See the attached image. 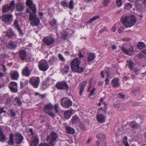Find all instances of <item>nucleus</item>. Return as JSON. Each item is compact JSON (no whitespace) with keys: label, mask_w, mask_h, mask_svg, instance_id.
<instances>
[{"label":"nucleus","mask_w":146,"mask_h":146,"mask_svg":"<svg viewBox=\"0 0 146 146\" xmlns=\"http://www.w3.org/2000/svg\"><path fill=\"white\" fill-rule=\"evenodd\" d=\"M121 20L123 25L127 28L131 27L135 25L136 22L135 18L131 16H123Z\"/></svg>","instance_id":"1"},{"label":"nucleus","mask_w":146,"mask_h":146,"mask_svg":"<svg viewBox=\"0 0 146 146\" xmlns=\"http://www.w3.org/2000/svg\"><path fill=\"white\" fill-rule=\"evenodd\" d=\"M80 61L77 58L74 59L71 63V68L72 71L78 73L82 72L83 68L79 66Z\"/></svg>","instance_id":"2"},{"label":"nucleus","mask_w":146,"mask_h":146,"mask_svg":"<svg viewBox=\"0 0 146 146\" xmlns=\"http://www.w3.org/2000/svg\"><path fill=\"white\" fill-rule=\"evenodd\" d=\"M57 135L55 133H52L46 139L47 143H41L38 146H54V142L56 140Z\"/></svg>","instance_id":"3"},{"label":"nucleus","mask_w":146,"mask_h":146,"mask_svg":"<svg viewBox=\"0 0 146 146\" xmlns=\"http://www.w3.org/2000/svg\"><path fill=\"white\" fill-rule=\"evenodd\" d=\"M36 13L33 12L31 13L29 15V20L31 21L30 24L33 26H37L40 23V19L36 17Z\"/></svg>","instance_id":"4"},{"label":"nucleus","mask_w":146,"mask_h":146,"mask_svg":"<svg viewBox=\"0 0 146 146\" xmlns=\"http://www.w3.org/2000/svg\"><path fill=\"white\" fill-rule=\"evenodd\" d=\"M61 105L64 108H69L72 105V102L67 98H62L61 101Z\"/></svg>","instance_id":"5"},{"label":"nucleus","mask_w":146,"mask_h":146,"mask_svg":"<svg viewBox=\"0 0 146 146\" xmlns=\"http://www.w3.org/2000/svg\"><path fill=\"white\" fill-rule=\"evenodd\" d=\"M56 87L59 90H68L69 88L67 82L65 81L58 82L56 85Z\"/></svg>","instance_id":"6"},{"label":"nucleus","mask_w":146,"mask_h":146,"mask_svg":"<svg viewBox=\"0 0 146 146\" xmlns=\"http://www.w3.org/2000/svg\"><path fill=\"white\" fill-rule=\"evenodd\" d=\"M96 137L98 139V141L97 142L98 146H100L99 144L100 143V142L102 143L101 145H102L105 146L106 144L104 141L106 139V136L103 133H100L96 135Z\"/></svg>","instance_id":"7"},{"label":"nucleus","mask_w":146,"mask_h":146,"mask_svg":"<svg viewBox=\"0 0 146 146\" xmlns=\"http://www.w3.org/2000/svg\"><path fill=\"white\" fill-rule=\"evenodd\" d=\"M29 82L34 88H36L38 87L40 82V78L39 77H32L30 78Z\"/></svg>","instance_id":"8"},{"label":"nucleus","mask_w":146,"mask_h":146,"mask_svg":"<svg viewBox=\"0 0 146 146\" xmlns=\"http://www.w3.org/2000/svg\"><path fill=\"white\" fill-rule=\"evenodd\" d=\"M38 66L40 70L43 72L46 71L49 68L46 62L43 60H41L39 62Z\"/></svg>","instance_id":"9"},{"label":"nucleus","mask_w":146,"mask_h":146,"mask_svg":"<svg viewBox=\"0 0 146 146\" xmlns=\"http://www.w3.org/2000/svg\"><path fill=\"white\" fill-rule=\"evenodd\" d=\"M140 122L136 123L135 121H131L127 123V125L131 128H138L141 127V124L143 123V121L139 119Z\"/></svg>","instance_id":"10"},{"label":"nucleus","mask_w":146,"mask_h":146,"mask_svg":"<svg viewBox=\"0 0 146 146\" xmlns=\"http://www.w3.org/2000/svg\"><path fill=\"white\" fill-rule=\"evenodd\" d=\"M42 41L45 44L48 46L52 44L54 42V40L51 37L47 36L43 38Z\"/></svg>","instance_id":"11"},{"label":"nucleus","mask_w":146,"mask_h":146,"mask_svg":"<svg viewBox=\"0 0 146 146\" xmlns=\"http://www.w3.org/2000/svg\"><path fill=\"white\" fill-rule=\"evenodd\" d=\"M26 5L29 7V8L35 13H36V9L35 5L33 3V1L31 0H27L26 1Z\"/></svg>","instance_id":"12"},{"label":"nucleus","mask_w":146,"mask_h":146,"mask_svg":"<svg viewBox=\"0 0 146 146\" xmlns=\"http://www.w3.org/2000/svg\"><path fill=\"white\" fill-rule=\"evenodd\" d=\"M121 49L124 53L129 56H131L134 53L133 48L132 47H130L128 49H127L123 47H122Z\"/></svg>","instance_id":"13"},{"label":"nucleus","mask_w":146,"mask_h":146,"mask_svg":"<svg viewBox=\"0 0 146 146\" xmlns=\"http://www.w3.org/2000/svg\"><path fill=\"white\" fill-rule=\"evenodd\" d=\"M12 17L11 14L3 15L2 16V20L4 22H9L12 18Z\"/></svg>","instance_id":"14"},{"label":"nucleus","mask_w":146,"mask_h":146,"mask_svg":"<svg viewBox=\"0 0 146 146\" xmlns=\"http://www.w3.org/2000/svg\"><path fill=\"white\" fill-rule=\"evenodd\" d=\"M53 108V106L51 103L45 105L44 109V111L45 113H48Z\"/></svg>","instance_id":"15"},{"label":"nucleus","mask_w":146,"mask_h":146,"mask_svg":"<svg viewBox=\"0 0 146 146\" xmlns=\"http://www.w3.org/2000/svg\"><path fill=\"white\" fill-rule=\"evenodd\" d=\"M24 4L23 3H18L16 7V11H22L24 10Z\"/></svg>","instance_id":"16"},{"label":"nucleus","mask_w":146,"mask_h":146,"mask_svg":"<svg viewBox=\"0 0 146 146\" xmlns=\"http://www.w3.org/2000/svg\"><path fill=\"white\" fill-rule=\"evenodd\" d=\"M15 137V141L17 144L21 143L23 139L22 135L18 133L16 134Z\"/></svg>","instance_id":"17"},{"label":"nucleus","mask_w":146,"mask_h":146,"mask_svg":"<svg viewBox=\"0 0 146 146\" xmlns=\"http://www.w3.org/2000/svg\"><path fill=\"white\" fill-rule=\"evenodd\" d=\"M39 142V139L37 135L34 136L32 139V142L31 143V146H36Z\"/></svg>","instance_id":"18"},{"label":"nucleus","mask_w":146,"mask_h":146,"mask_svg":"<svg viewBox=\"0 0 146 146\" xmlns=\"http://www.w3.org/2000/svg\"><path fill=\"white\" fill-rule=\"evenodd\" d=\"M87 83V81H85L79 84L80 95H82L83 92L84 91L85 86L86 85Z\"/></svg>","instance_id":"19"},{"label":"nucleus","mask_w":146,"mask_h":146,"mask_svg":"<svg viewBox=\"0 0 146 146\" xmlns=\"http://www.w3.org/2000/svg\"><path fill=\"white\" fill-rule=\"evenodd\" d=\"M119 79L117 78H114L112 81L113 83L112 87L114 88H118L120 86Z\"/></svg>","instance_id":"20"},{"label":"nucleus","mask_w":146,"mask_h":146,"mask_svg":"<svg viewBox=\"0 0 146 146\" xmlns=\"http://www.w3.org/2000/svg\"><path fill=\"white\" fill-rule=\"evenodd\" d=\"M30 73V71L27 66H26L22 70V74L23 75L26 76H29Z\"/></svg>","instance_id":"21"},{"label":"nucleus","mask_w":146,"mask_h":146,"mask_svg":"<svg viewBox=\"0 0 146 146\" xmlns=\"http://www.w3.org/2000/svg\"><path fill=\"white\" fill-rule=\"evenodd\" d=\"M17 46L11 40L6 46L9 49H15Z\"/></svg>","instance_id":"22"},{"label":"nucleus","mask_w":146,"mask_h":146,"mask_svg":"<svg viewBox=\"0 0 146 146\" xmlns=\"http://www.w3.org/2000/svg\"><path fill=\"white\" fill-rule=\"evenodd\" d=\"M19 54L21 60H25L26 58V52L24 50H21L19 51Z\"/></svg>","instance_id":"23"},{"label":"nucleus","mask_w":146,"mask_h":146,"mask_svg":"<svg viewBox=\"0 0 146 146\" xmlns=\"http://www.w3.org/2000/svg\"><path fill=\"white\" fill-rule=\"evenodd\" d=\"M14 24L15 25V28L18 31L19 33L22 35H23V33L21 30L18 24V21L17 20H15L14 21Z\"/></svg>","instance_id":"24"},{"label":"nucleus","mask_w":146,"mask_h":146,"mask_svg":"<svg viewBox=\"0 0 146 146\" xmlns=\"http://www.w3.org/2000/svg\"><path fill=\"white\" fill-rule=\"evenodd\" d=\"M6 34L9 38H11L15 36V33L12 32L11 29H9L6 32Z\"/></svg>","instance_id":"25"},{"label":"nucleus","mask_w":146,"mask_h":146,"mask_svg":"<svg viewBox=\"0 0 146 146\" xmlns=\"http://www.w3.org/2000/svg\"><path fill=\"white\" fill-rule=\"evenodd\" d=\"M97 119L99 122L102 123L104 121L105 118L103 115L100 114L97 115Z\"/></svg>","instance_id":"26"},{"label":"nucleus","mask_w":146,"mask_h":146,"mask_svg":"<svg viewBox=\"0 0 146 146\" xmlns=\"http://www.w3.org/2000/svg\"><path fill=\"white\" fill-rule=\"evenodd\" d=\"M7 139V138L3 133L1 128H0V141L3 142Z\"/></svg>","instance_id":"27"},{"label":"nucleus","mask_w":146,"mask_h":146,"mask_svg":"<svg viewBox=\"0 0 146 146\" xmlns=\"http://www.w3.org/2000/svg\"><path fill=\"white\" fill-rule=\"evenodd\" d=\"M72 113V111L71 110H67L64 113V115L65 118L68 119L69 118Z\"/></svg>","instance_id":"28"},{"label":"nucleus","mask_w":146,"mask_h":146,"mask_svg":"<svg viewBox=\"0 0 146 146\" xmlns=\"http://www.w3.org/2000/svg\"><path fill=\"white\" fill-rule=\"evenodd\" d=\"M11 9L9 6V4L4 5L3 7L2 11L4 13H6L10 10Z\"/></svg>","instance_id":"29"},{"label":"nucleus","mask_w":146,"mask_h":146,"mask_svg":"<svg viewBox=\"0 0 146 146\" xmlns=\"http://www.w3.org/2000/svg\"><path fill=\"white\" fill-rule=\"evenodd\" d=\"M79 119L78 117L76 115H74L72 118V122L73 124H76L79 122Z\"/></svg>","instance_id":"30"},{"label":"nucleus","mask_w":146,"mask_h":146,"mask_svg":"<svg viewBox=\"0 0 146 146\" xmlns=\"http://www.w3.org/2000/svg\"><path fill=\"white\" fill-rule=\"evenodd\" d=\"M95 54L93 53H90L89 54L88 57L87 58V59L88 61H92L94 60L95 58Z\"/></svg>","instance_id":"31"},{"label":"nucleus","mask_w":146,"mask_h":146,"mask_svg":"<svg viewBox=\"0 0 146 146\" xmlns=\"http://www.w3.org/2000/svg\"><path fill=\"white\" fill-rule=\"evenodd\" d=\"M127 65L129 66V69L132 70L133 69V68L134 66L133 62L131 61V60H127Z\"/></svg>","instance_id":"32"},{"label":"nucleus","mask_w":146,"mask_h":146,"mask_svg":"<svg viewBox=\"0 0 146 146\" xmlns=\"http://www.w3.org/2000/svg\"><path fill=\"white\" fill-rule=\"evenodd\" d=\"M61 39L62 40H64L66 39V37L67 35L65 31H62L61 32Z\"/></svg>","instance_id":"33"},{"label":"nucleus","mask_w":146,"mask_h":146,"mask_svg":"<svg viewBox=\"0 0 146 146\" xmlns=\"http://www.w3.org/2000/svg\"><path fill=\"white\" fill-rule=\"evenodd\" d=\"M19 76L18 74L16 72H14L11 75V78L12 80H17Z\"/></svg>","instance_id":"34"},{"label":"nucleus","mask_w":146,"mask_h":146,"mask_svg":"<svg viewBox=\"0 0 146 146\" xmlns=\"http://www.w3.org/2000/svg\"><path fill=\"white\" fill-rule=\"evenodd\" d=\"M99 18V16H95L93 17L91 19L88 21L87 22V23H92L93 21L96 20L98 18Z\"/></svg>","instance_id":"35"},{"label":"nucleus","mask_w":146,"mask_h":146,"mask_svg":"<svg viewBox=\"0 0 146 146\" xmlns=\"http://www.w3.org/2000/svg\"><path fill=\"white\" fill-rule=\"evenodd\" d=\"M138 48L139 49H142L145 47L144 43L142 42H139L137 45Z\"/></svg>","instance_id":"36"},{"label":"nucleus","mask_w":146,"mask_h":146,"mask_svg":"<svg viewBox=\"0 0 146 146\" xmlns=\"http://www.w3.org/2000/svg\"><path fill=\"white\" fill-rule=\"evenodd\" d=\"M134 72L137 75L140 74H144L143 72H141L140 69H138L137 68H135L133 69Z\"/></svg>","instance_id":"37"},{"label":"nucleus","mask_w":146,"mask_h":146,"mask_svg":"<svg viewBox=\"0 0 146 146\" xmlns=\"http://www.w3.org/2000/svg\"><path fill=\"white\" fill-rule=\"evenodd\" d=\"M66 131L68 133L70 134H74L75 131L73 128H66Z\"/></svg>","instance_id":"38"},{"label":"nucleus","mask_w":146,"mask_h":146,"mask_svg":"<svg viewBox=\"0 0 146 146\" xmlns=\"http://www.w3.org/2000/svg\"><path fill=\"white\" fill-rule=\"evenodd\" d=\"M14 135L12 134H11L10 136V138L8 141V143L10 145H12L14 143V142L13 140Z\"/></svg>","instance_id":"39"},{"label":"nucleus","mask_w":146,"mask_h":146,"mask_svg":"<svg viewBox=\"0 0 146 146\" xmlns=\"http://www.w3.org/2000/svg\"><path fill=\"white\" fill-rule=\"evenodd\" d=\"M9 88L13 92L16 93L18 91V90L16 87L14 88L13 86H9Z\"/></svg>","instance_id":"40"},{"label":"nucleus","mask_w":146,"mask_h":146,"mask_svg":"<svg viewBox=\"0 0 146 146\" xmlns=\"http://www.w3.org/2000/svg\"><path fill=\"white\" fill-rule=\"evenodd\" d=\"M9 8L12 9L15 7V3L13 1H12L10 3V5H9Z\"/></svg>","instance_id":"41"},{"label":"nucleus","mask_w":146,"mask_h":146,"mask_svg":"<svg viewBox=\"0 0 146 146\" xmlns=\"http://www.w3.org/2000/svg\"><path fill=\"white\" fill-rule=\"evenodd\" d=\"M74 2L73 0H71L69 2V7L70 9H72L74 8Z\"/></svg>","instance_id":"42"},{"label":"nucleus","mask_w":146,"mask_h":146,"mask_svg":"<svg viewBox=\"0 0 146 146\" xmlns=\"http://www.w3.org/2000/svg\"><path fill=\"white\" fill-rule=\"evenodd\" d=\"M140 92V89L139 88H135L133 89L131 91V92L133 94L135 93H139Z\"/></svg>","instance_id":"43"},{"label":"nucleus","mask_w":146,"mask_h":146,"mask_svg":"<svg viewBox=\"0 0 146 146\" xmlns=\"http://www.w3.org/2000/svg\"><path fill=\"white\" fill-rule=\"evenodd\" d=\"M49 23L52 26L56 25V21L54 19L52 21H50Z\"/></svg>","instance_id":"44"},{"label":"nucleus","mask_w":146,"mask_h":146,"mask_svg":"<svg viewBox=\"0 0 146 146\" xmlns=\"http://www.w3.org/2000/svg\"><path fill=\"white\" fill-rule=\"evenodd\" d=\"M14 100L17 101V102L19 105H20L22 104V103L19 97H17L15 98Z\"/></svg>","instance_id":"45"},{"label":"nucleus","mask_w":146,"mask_h":146,"mask_svg":"<svg viewBox=\"0 0 146 146\" xmlns=\"http://www.w3.org/2000/svg\"><path fill=\"white\" fill-rule=\"evenodd\" d=\"M58 105L57 104H56L54 106V111H55L56 113H58L59 112V111L58 110Z\"/></svg>","instance_id":"46"},{"label":"nucleus","mask_w":146,"mask_h":146,"mask_svg":"<svg viewBox=\"0 0 146 146\" xmlns=\"http://www.w3.org/2000/svg\"><path fill=\"white\" fill-rule=\"evenodd\" d=\"M116 2L118 7H120L122 5V0H116Z\"/></svg>","instance_id":"47"},{"label":"nucleus","mask_w":146,"mask_h":146,"mask_svg":"<svg viewBox=\"0 0 146 146\" xmlns=\"http://www.w3.org/2000/svg\"><path fill=\"white\" fill-rule=\"evenodd\" d=\"M132 4L130 3H128L127 5L125 7V9H126L129 10L132 7Z\"/></svg>","instance_id":"48"},{"label":"nucleus","mask_w":146,"mask_h":146,"mask_svg":"<svg viewBox=\"0 0 146 146\" xmlns=\"http://www.w3.org/2000/svg\"><path fill=\"white\" fill-rule=\"evenodd\" d=\"M110 2L109 0H105L103 1V3L104 6L106 7L108 5V4Z\"/></svg>","instance_id":"49"},{"label":"nucleus","mask_w":146,"mask_h":146,"mask_svg":"<svg viewBox=\"0 0 146 146\" xmlns=\"http://www.w3.org/2000/svg\"><path fill=\"white\" fill-rule=\"evenodd\" d=\"M123 142L125 146H127V145H129V144L127 142V137H125L124 138Z\"/></svg>","instance_id":"50"},{"label":"nucleus","mask_w":146,"mask_h":146,"mask_svg":"<svg viewBox=\"0 0 146 146\" xmlns=\"http://www.w3.org/2000/svg\"><path fill=\"white\" fill-rule=\"evenodd\" d=\"M11 114L12 115V116L14 117L16 115V113L15 111L14 110L12 109H10Z\"/></svg>","instance_id":"51"},{"label":"nucleus","mask_w":146,"mask_h":146,"mask_svg":"<svg viewBox=\"0 0 146 146\" xmlns=\"http://www.w3.org/2000/svg\"><path fill=\"white\" fill-rule=\"evenodd\" d=\"M10 84L12 86H13V87H16L17 86V83L14 82H10Z\"/></svg>","instance_id":"52"},{"label":"nucleus","mask_w":146,"mask_h":146,"mask_svg":"<svg viewBox=\"0 0 146 146\" xmlns=\"http://www.w3.org/2000/svg\"><path fill=\"white\" fill-rule=\"evenodd\" d=\"M58 57L62 61H65V60L64 59V58L63 57V56H62V55L60 54L58 55Z\"/></svg>","instance_id":"53"},{"label":"nucleus","mask_w":146,"mask_h":146,"mask_svg":"<svg viewBox=\"0 0 146 146\" xmlns=\"http://www.w3.org/2000/svg\"><path fill=\"white\" fill-rule=\"evenodd\" d=\"M69 67L68 66H66L64 69V70L65 72L67 73L69 72Z\"/></svg>","instance_id":"54"},{"label":"nucleus","mask_w":146,"mask_h":146,"mask_svg":"<svg viewBox=\"0 0 146 146\" xmlns=\"http://www.w3.org/2000/svg\"><path fill=\"white\" fill-rule=\"evenodd\" d=\"M124 27L123 26L121 27L119 29L118 31L119 33H121L123 32V31L124 29Z\"/></svg>","instance_id":"55"},{"label":"nucleus","mask_w":146,"mask_h":146,"mask_svg":"<svg viewBox=\"0 0 146 146\" xmlns=\"http://www.w3.org/2000/svg\"><path fill=\"white\" fill-rule=\"evenodd\" d=\"M118 97L119 98H123L125 97V96L121 93H119L118 95Z\"/></svg>","instance_id":"56"},{"label":"nucleus","mask_w":146,"mask_h":146,"mask_svg":"<svg viewBox=\"0 0 146 146\" xmlns=\"http://www.w3.org/2000/svg\"><path fill=\"white\" fill-rule=\"evenodd\" d=\"M61 5L64 7L67 6V3L65 1H62L61 3Z\"/></svg>","instance_id":"57"},{"label":"nucleus","mask_w":146,"mask_h":146,"mask_svg":"<svg viewBox=\"0 0 146 146\" xmlns=\"http://www.w3.org/2000/svg\"><path fill=\"white\" fill-rule=\"evenodd\" d=\"M48 113V115L49 116L52 117H55V115L52 112L49 113V112L48 113Z\"/></svg>","instance_id":"58"},{"label":"nucleus","mask_w":146,"mask_h":146,"mask_svg":"<svg viewBox=\"0 0 146 146\" xmlns=\"http://www.w3.org/2000/svg\"><path fill=\"white\" fill-rule=\"evenodd\" d=\"M4 108H0V114L3 113H6V111H4Z\"/></svg>","instance_id":"59"},{"label":"nucleus","mask_w":146,"mask_h":146,"mask_svg":"<svg viewBox=\"0 0 146 146\" xmlns=\"http://www.w3.org/2000/svg\"><path fill=\"white\" fill-rule=\"evenodd\" d=\"M123 40L125 41H129L130 40V39L128 37H126L125 38H123L122 39Z\"/></svg>","instance_id":"60"},{"label":"nucleus","mask_w":146,"mask_h":146,"mask_svg":"<svg viewBox=\"0 0 146 146\" xmlns=\"http://www.w3.org/2000/svg\"><path fill=\"white\" fill-rule=\"evenodd\" d=\"M11 102V100L10 98H8L7 99V100L6 102V104H9Z\"/></svg>","instance_id":"61"},{"label":"nucleus","mask_w":146,"mask_h":146,"mask_svg":"<svg viewBox=\"0 0 146 146\" xmlns=\"http://www.w3.org/2000/svg\"><path fill=\"white\" fill-rule=\"evenodd\" d=\"M78 55L79 56V58H81L82 57H83L84 56L82 54L81 52L80 51H79Z\"/></svg>","instance_id":"62"},{"label":"nucleus","mask_w":146,"mask_h":146,"mask_svg":"<svg viewBox=\"0 0 146 146\" xmlns=\"http://www.w3.org/2000/svg\"><path fill=\"white\" fill-rule=\"evenodd\" d=\"M105 73L106 74V75L107 76V78H108L109 76H110V74H109V71L108 70H107L105 72Z\"/></svg>","instance_id":"63"},{"label":"nucleus","mask_w":146,"mask_h":146,"mask_svg":"<svg viewBox=\"0 0 146 146\" xmlns=\"http://www.w3.org/2000/svg\"><path fill=\"white\" fill-rule=\"evenodd\" d=\"M39 96L40 98L41 99H43L45 97V94L41 95L40 94H39Z\"/></svg>","instance_id":"64"}]
</instances>
